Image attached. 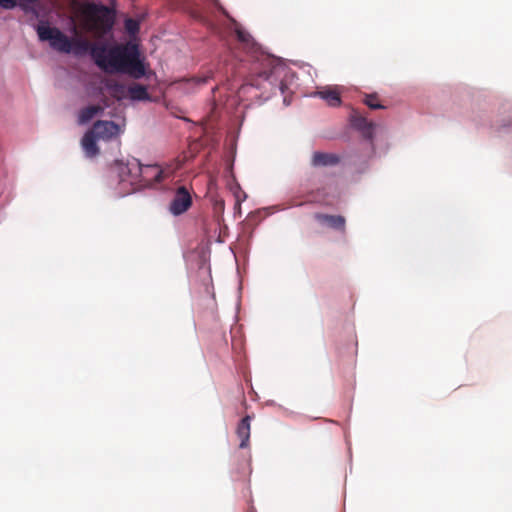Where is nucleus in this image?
Masks as SVG:
<instances>
[{
    "label": "nucleus",
    "mask_w": 512,
    "mask_h": 512,
    "mask_svg": "<svg viewBox=\"0 0 512 512\" xmlns=\"http://www.w3.org/2000/svg\"><path fill=\"white\" fill-rule=\"evenodd\" d=\"M236 35L240 42L242 43H249L251 36L246 31L238 28L236 29Z\"/></svg>",
    "instance_id": "nucleus-20"
},
{
    "label": "nucleus",
    "mask_w": 512,
    "mask_h": 512,
    "mask_svg": "<svg viewBox=\"0 0 512 512\" xmlns=\"http://www.w3.org/2000/svg\"><path fill=\"white\" fill-rule=\"evenodd\" d=\"M340 162V158L336 154L315 152L312 156L311 163L315 167L334 166Z\"/></svg>",
    "instance_id": "nucleus-13"
},
{
    "label": "nucleus",
    "mask_w": 512,
    "mask_h": 512,
    "mask_svg": "<svg viewBox=\"0 0 512 512\" xmlns=\"http://www.w3.org/2000/svg\"><path fill=\"white\" fill-rule=\"evenodd\" d=\"M87 16L93 28L100 33H107L113 27L114 16L111 10L104 5H89Z\"/></svg>",
    "instance_id": "nucleus-6"
},
{
    "label": "nucleus",
    "mask_w": 512,
    "mask_h": 512,
    "mask_svg": "<svg viewBox=\"0 0 512 512\" xmlns=\"http://www.w3.org/2000/svg\"><path fill=\"white\" fill-rule=\"evenodd\" d=\"M91 57L95 64L105 72H120L128 74L134 79H140L146 73L136 44H117L111 48L104 44L93 45Z\"/></svg>",
    "instance_id": "nucleus-1"
},
{
    "label": "nucleus",
    "mask_w": 512,
    "mask_h": 512,
    "mask_svg": "<svg viewBox=\"0 0 512 512\" xmlns=\"http://www.w3.org/2000/svg\"><path fill=\"white\" fill-rule=\"evenodd\" d=\"M283 72L284 69L276 63L275 59L261 53L251 67L248 84L261 90V96L265 99L275 94L277 90L284 94L287 86L281 77Z\"/></svg>",
    "instance_id": "nucleus-2"
},
{
    "label": "nucleus",
    "mask_w": 512,
    "mask_h": 512,
    "mask_svg": "<svg viewBox=\"0 0 512 512\" xmlns=\"http://www.w3.org/2000/svg\"><path fill=\"white\" fill-rule=\"evenodd\" d=\"M102 111L103 108L99 105L87 106L80 111L78 121L80 124H86Z\"/></svg>",
    "instance_id": "nucleus-16"
},
{
    "label": "nucleus",
    "mask_w": 512,
    "mask_h": 512,
    "mask_svg": "<svg viewBox=\"0 0 512 512\" xmlns=\"http://www.w3.org/2000/svg\"><path fill=\"white\" fill-rule=\"evenodd\" d=\"M128 95L132 100H147L149 99V94L146 86L134 83L128 88Z\"/></svg>",
    "instance_id": "nucleus-17"
},
{
    "label": "nucleus",
    "mask_w": 512,
    "mask_h": 512,
    "mask_svg": "<svg viewBox=\"0 0 512 512\" xmlns=\"http://www.w3.org/2000/svg\"><path fill=\"white\" fill-rule=\"evenodd\" d=\"M41 41H48L51 48L61 53H73L76 56L91 52L93 45L86 39L69 38L56 27L41 23L36 27Z\"/></svg>",
    "instance_id": "nucleus-4"
},
{
    "label": "nucleus",
    "mask_w": 512,
    "mask_h": 512,
    "mask_svg": "<svg viewBox=\"0 0 512 512\" xmlns=\"http://www.w3.org/2000/svg\"><path fill=\"white\" fill-rule=\"evenodd\" d=\"M97 136L92 132V130L87 131L82 140V148L87 157L92 158L99 154V147L96 143Z\"/></svg>",
    "instance_id": "nucleus-12"
},
{
    "label": "nucleus",
    "mask_w": 512,
    "mask_h": 512,
    "mask_svg": "<svg viewBox=\"0 0 512 512\" xmlns=\"http://www.w3.org/2000/svg\"><path fill=\"white\" fill-rule=\"evenodd\" d=\"M250 422H251V416L246 415L244 418L241 419V421L238 423V426L236 428V434L238 438L240 439L239 447L241 449L247 448L249 446V440H250Z\"/></svg>",
    "instance_id": "nucleus-11"
},
{
    "label": "nucleus",
    "mask_w": 512,
    "mask_h": 512,
    "mask_svg": "<svg viewBox=\"0 0 512 512\" xmlns=\"http://www.w3.org/2000/svg\"><path fill=\"white\" fill-rule=\"evenodd\" d=\"M314 218L318 222H320L322 224H326L327 226H329L333 229L340 230L342 232L345 231L346 220L341 215H328V214H323V213H316L314 215Z\"/></svg>",
    "instance_id": "nucleus-10"
},
{
    "label": "nucleus",
    "mask_w": 512,
    "mask_h": 512,
    "mask_svg": "<svg viewBox=\"0 0 512 512\" xmlns=\"http://www.w3.org/2000/svg\"><path fill=\"white\" fill-rule=\"evenodd\" d=\"M113 171L118 175L119 182L130 186V190L139 189V177L141 174V163L136 158L124 161H115Z\"/></svg>",
    "instance_id": "nucleus-5"
},
{
    "label": "nucleus",
    "mask_w": 512,
    "mask_h": 512,
    "mask_svg": "<svg viewBox=\"0 0 512 512\" xmlns=\"http://www.w3.org/2000/svg\"><path fill=\"white\" fill-rule=\"evenodd\" d=\"M91 130L94 132L98 139L109 140L118 135L119 126L113 121L99 120L94 123Z\"/></svg>",
    "instance_id": "nucleus-9"
},
{
    "label": "nucleus",
    "mask_w": 512,
    "mask_h": 512,
    "mask_svg": "<svg viewBox=\"0 0 512 512\" xmlns=\"http://www.w3.org/2000/svg\"><path fill=\"white\" fill-rule=\"evenodd\" d=\"M173 170L169 167L162 168L161 166L154 165H142L141 174L139 177V188L150 187L154 184L161 183L165 179L171 177Z\"/></svg>",
    "instance_id": "nucleus-7"
},
{
    "label": "nucleus",
    "mask_w": 512,
    "mask_h": 512,
    "mask_svg": "<svg viewBox=\"0 0 512 512\" xmlns=\"http://www.w3.org/2000/svg\"><path fill=\"white\" fill-rule=\"evenodd\" d=\"M315 95L325 100L329 106L337 107L341 104L340 94L333 88L326 87L317 91Z\"/></svg>",
    "instance_id": "nucleus-14"
},
{
    "label": "nucleus",
    "mask_w": 512,
    "mask_h": 512,
    "mask_svg": "<svg viewBox=\"0 0 512 512\" xmlns=\"http://www.w3.org/2000/svg\"><path fill=\"white\" fill-rule=\"evenodd\" d=\"M192 205V196L185 186L176 189L174 197L170 202L169 211L175 215L185 213Z\"/></svg>",
    "instance_id": "nucleus-8"
},
{
    "label": "nucleus",
    "mask_w": 512,
    "mask_h": 512,
    "mask_svg": "<svg viewBox=\"0 0 512 512\" xmlns=\"http://www.w3.org/2000/svg\"><path fill=\"white\" fill-rule=\"evenodd\" d=\"M41 41H48L51 48L61 53H73L76 56L91 52L93 45L86 39L69 38L56 27L41 23L36 27Z\"/></svg>",
    "instance_id": "nucleus-3"
},
{
    "label": "nucleus",
    "mask_w": 512,
    "mask_h": 512,
    "mask_svg": "<svg viewBox=\"0 0 512 512\" xmlns=\"http://www.w3.org/2000/svg\"><path fill=\"white\" fill-rule=\"evenodd\" d=\"M352 125L358 130L362 131L366 137L371 138L373 123L368 121L365 117L360 115L353 116Z\"/></svg>",
    "instance_id": "nucleus-15"
},
{
    "label": "nucleus",
    "mask_w": 512,
    "mask_h": 512,
    "mask_svg": "<svg viewBox=\"0 0 512 512\" xmlns=\"http://www.w3.org/2000/svg\"><path fill=\"white\" fill-rule=\"evenodd\" d=\"M364 103L370 109H384L385 108L383 105L380 104L378 95L376 93L365 95Z\"/></svg>",
    "instance_id": "nucleus-18"
},
{
    "label": "nucleus",
    "mask_w": 512,
    "mask_h": 512,
    "mask_svg": "<svg viewBox=\"0 0 512 512\" xmlns=\"http://www.w3.org/2000/svg\"><path fill=\"white\" fill-rule=\"evenodd\" d=\"M198 82L203 84L206 82V79H198Z\"/></svg>",
    "instance_id": "nucleus-21"
},
{
    "label": "nucleus",
    "mask_w": 512,
    "mask_h": 512,
    "mask_svg": "<svg viewBox=\"0 0 512 512\" xmlns=\"http://www.w3.org/2000/svg\"><path fill=\"white\" fill-rule=\"evenodd\" d=\"M124 27L130 35L137 34L140 29L139 22L132 18H127L125 20Z\"/></svg>",
    "instance_id": "nucleus-19"
}]
</instances>
